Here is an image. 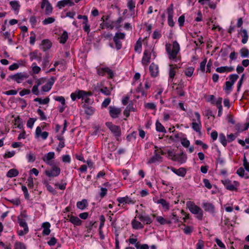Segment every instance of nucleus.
Segmentation results:
<instances>
[{"label": "nucleus", "mask_w": 249, "mask_h": 249, "mask_svg": "<svg viewBox=\"0 0 249 249\" xmlns=\"http://www.w3.org/2000/svg\"><path fill=\"white\" fill-rule=\"evenodd\" d=\"M165 48L169 59L175 60L180 50V46L177 41H174L172 45L169 43L166 44Z\"/></svg>", "instance_id": "nucleus-1"}, {"label": "nucleus", "mask_w": 249, "mask_h": 249, "mask_svg": "<svg viewBox=\"0 0 249 249\" xmlns=\"http://www.w3.org/2000/svg\"><path fill=\"white\" fill-rule=\"evenodd\" d=\"M187 206L189 211L193 214L196 215V217L199 220H202L203 211L201 209L191 201L187 202Z\"/></svg>", "instance_id": "nucleus-2"}, {"label": "nucleus", "mask_w": 249, "mask_h": 249, "mask_svg": "<svg viewBox=\"0 0 249 249\" xmlns=\"http://www.w3.org/2000/svg\"><path fill=\"white\" fill-rule=\"evenodd\" d=\"M222 182L225 188L230 191H237V187L239 186V183L236 181H234L233 183L229 179H225L222 180Z\"/></svg>", "instance_id": "nucleus-3"}, {"label": "nucleus", "mask_w": 249, "mask_h": 249, "mask_svg": "<svg viewBox=\"0 0 249 249\" xmlns=\"http://www.w3.org/2000/svg\"><path fill=\"white\" fill-rule=\"evenodd\" d=\"M195 115L196 117L197 122H196V120L195 119H193V122L192 123V127L193 130L196 132L199 133L200 134H201V123L200 120V116L198 112H195Z\"/></svg>", "instance_id": "nucleus-4"}, {"label": "nucleus", "mask_w": 249, "mask_h": 249, "mask_svg": "<svg viewBox=\"0 0 249 249\" xmlns=\"http://www.w3.org/2000/svg\"><path fill=\"white\" fill-rule=\"evenodd\" d=\"M28 75L27 73L19 72L14 75H9L7 78V80L8 81L9 79H12L16 81L18 83H20L24 79L28 78Z\"/></svg>", "instance_id": "nucleus-5"}, {"label": "nucleus", "mask_w": 249, "mask_h": 249, "mask_svg": "<svg viewBox=\"0 0 249 249\" xmlns=\"http://www.w3.org/2000/svg\"><path fill=\"white\" fill-rule=\"evenodd\" d=\"M125 37V34L124 33H117L113 37V41L115 44V47L117 50H120L122 48V44L120 39H124Z\"/></svg>", "instance_id": "nucleus-6"}, {"label": "nucleus", "mask_w": 249, "mask_h": 249, "mask_svg": "<svg viewBox=\"0 0 249 249\" xmlns=\"http://www.w3.org/2000/svg\"><path fill=\"white\" fill-rule=\"evenodd\" d=\"M106 124L111 132L114 134V136L116 137H120L121 136V131L120 126L113 124L110 122H107Z\"/></svg>", "instance_id": "nucleus-7"}, {"label": "nucleus", "mask_w": 249, "mask_h": 249, "mask_svg": "<svg viewBox=\"0 0 249 249\" xmlns=\"http://www.w3.org/2000/svg\"><path fill=\"white\" fill-rule=\"evenodd\" d=\"M46 175L48 177H55L60 173V169L56 166H53L52 169L45 171Z\"/></svg>", "instance_id": "nucleus-8"}, {"label": "nucleus", "mask_w": 249, "mask_h": 249, "mask_svg": "<svg viewBox=\"0 0 249 249\" xmlns=\"http://www.w3.org/2000/svg\"><path fill=\"white\" fill-rule=\"evenodd\" d=\"M168 13V24L169 26L173 27L174 26L175 23L173 21V4H171L167 9Z\"/></svg>", "instance_id": "nucleus-9"}, {"label": "nucleus", "mask_w": 249, "mask_h": 249, "mask_svg": "<svg viewBox=\"0 0 249 249\" xmlns=\"http://www.w3.org/2000/svg\"><path fill=\"white\" fill-rule=\"evenodd\" d=\"M90 93H88L83 90H78L72 93L71 94V97L73 101H75L77 98L82 99H84V96L87 95H91Z\"/></svg>", "instance_id": "nucleus-10"}, {"label": "nucleus", "mask_w": 249, "mask_h": 249, "mask_svg": "<svg viewBox=\"0 0 249 249\" xmlns=\"http://www.w3.org/2000/svg\"><path fill=\"white\" fill-rule=\"evenodd\" d=\"M45 7V14L50 15L53 11V7L48 0H42L41 8L43 9Z\"/></svg>", "instance_id": "nucleus-11"}, {"label": "nucleus", "mask_w": 249, "mask_h": 249, "mask_svg": "<svg viewBox=\"0 0 249 249\" xmlns=\"http://www.w3.org/2000/svg\"><path fill=\"white\" fill-rule=\"evenodd\" d=\"M151 52L150 50L146 49L143 53L142 63L143 65H147L150 61Z\"/></svg>", "instance_id": "nucleus-12"}, {"label": "nucleus", "mask_w": 249, "mask_h": 249, "mask_svg": "<svg viewBox=\"0 0 249 249\" xmlns=\"http://www.w3.org/2000/svg\"><path fill=\"white\" fill-rule=\"evenodd\" d=\"M109 113L112 118H117L121 113V109L115 107L110 106L109 107Z\"/></svg>", "instance_id": "nucleus-13"}, {"label": "nucleus", "mask_w": 249, "mask_h": 249, "mask_svg": "<svg viewBox=\"0 0 249 249\" xmlns=\"http://www.w3.org/2000/svg\"><path fill=\"white\" fill-rule=\"evenodd\" d=\"M56 79V77H52L49 81L45 85L42 87V90L44 92L49 91L51 89Z\"/></svg>", "instance_id": "nucleus-14"}, {"label": "nucleus", "mask_w": 249, "mask_h": 249, "mask_svg": "<svg viewBox=\"0 0 249 249\" xmlns=\"http://www.w3.org/2000/svg\"><path fill=\"white\" fill-rule=\"evenodd\" d=\"M162 158L158 153L157 150L154 151V155L151 157L148 161V163H156L158 161L161 162Z\"/></svg>", "instance_id": "nucleus-15"}, {"label": "nucleus", "mask_w": 249, "mask_h": 249, "mask_svg": "<svg viewBox=\"0 0 249 249\" xmlns=\"http://www.w3.org/2000/svg\"><path fill=\"white\" fill-rule=\"evenodd\" d=\"M49 133L46 131L42 132L41 129L39 126H37L36 130V137L38 138L39 136H41L43 140H46L48 136Z\"/></svg>", "instance_id": "nucleus-16"}, {"label": "nucleus", "mask_w": 249, "mask_h": 249, "mask_svg": "<svg viewBox=\"0 0 249 249\" xmlns=\"http://www.w3.org/2000/svg\"><path fill=\"white\" fill-rule=\"evenodd\" d=\"M74 5V3L73 1H71L70 0H62L59 1L57 3V6L59 8L61 9L63 7L67 5H69L70 6H73Z\"/></svg>", "instance_id": "nucleus-17"}, {"label": "nucleus", "mask_w": 249, "mask_h": 249, "mask_svg": "<svg viewBox=\"0 0 249 249\" xmlns=\"http://www.w3.org/2000/svg\"><path fill=\"white\" fill-rule=\"evenodd\" d=\"M149 71L152 76H157L159 73V68L158 65H156L154 63H152L149 66Z\"/></svg>", "instance_id": "nucleus-18"}, {"label": "nucleus", "mask_w": 249, "mask_h": 249, "mask_svg": "<svg viewBox=\"0 0 249 249\" xmlns=\"http://www.w3.org/2000/svg\"><path fill=\"white\" fill-rule=\"evenodd\" d=\"M202 207L204 209L205 211L209 212L211 213H214L215 212V207L211 203H204L202 205Z\"/></svg>", "instance_id": "nucleus-19"}, {"label": "nucleus", "mask_w": 249, "mask_h": 249, "mask_svg": "<svg viewBox=\"0 0 249 249\" xmlns=\"http://www.w3.org/2000/svg\"><path fill=\"white\" fill-rule=\"evenodd\" d=\"M51 227V224L49 222H46L42 224V227L43 228V230L42 231L43 235H48L51 232V230L50 229Z\"/></svg>", "instance_id": "nucleus-20"}, {"label": "nucleus", "mask_w": 249, "mask_h": 249, "mask_svg": "<svg viewBox=\"0 0 249 249\" xmlns=\"http://www.w3.org/2000/svg\"><path fill=\"white\" fill-rule=\"evenodd\" d=\"M234 71V68L232 66H224L217 68L216 71L219 73H223L224 72H231Z\"/></svg>", "instance_id": "nucleus-21"}, {"label": "nucleus", "mask_w": 249, "mask_h": 249, "mask_svg": "<svg viewBox=\"0 0 249 249\" xmlns=\"http://www.w3.org/2000/svg\"><path fill=\"white\" fill-rule=\"evenodd\" d=\"M54 157V153L53 152H50L46 154L44 157L42 158V160L47 164H50V160L53 159Z\"/></svg>", "instance_id": "nucleus-22"}, {"label": "nucleus", "mask_w": 249, "mask_h": 249, "mask_svg": "<svg viewBox=\"0 0 249 249\" xmlns=\"http://www.w3.org/2000/svg\"><path fill=\"white\" fill-rule=\"evenodd\" d=\"M138 217L141 221L146 224H150L152 222V220L149 215H139Z\"/></svg>", "instance_id": "nucleus-23"}, {"label": "nucleus", "mask_w": 249, "mask_h": 249, "mask_svg": "<svg viewBox=\"0 0 249 249\" xmlns=\"http://www.w3.org/2000/svg\"><path fill=\"white\" fill-rule=\"evenodd\" d=\"M117 201L120 203H125L128 204H134L135 201L128 197L127 196L123 197H119L117 198Z\"/></svg>", "instance_id": "nucleus-24"}, {"label": "nucleus", "mask_w": 249, "mask_h": 249, "mask_svg": "<svg viewBox=\"0 0 249 249\" xmlns=\"http://www.w3.org/2000/svg\"><path fill=\"white\" fill-rule=\"evenodd\" d=\"M172 171L177 175L182 177H184L186 173V170L182 167L178 169L172 168Z\"/></svg>", "instance_id": "nucleus-25"}, {"label": "nucleus", "mask_w": 249, "mask_h": 249, "mask_svg": "<svg viewBox=\"0 0 249 249\" xmlns=\"http://www.w3.org/2000/svg\"><path fill=\"white\" fill-rule=\"evenodd\" d=\"M131 224L132 228L135 230L142 229L144 227L143 224L136 220L135 219L132 220Z\"/></svg>", "instance_id": "nucleus-26"}, {"label": "nucleus", "mask_w": 249, "mask_h": 249, "mask_svg": "<svg viewBox=\"0 0 249 249\" xmlns=\"http://www.w3.org/2000/svg\"><path fill=\"white\" fill-rule=\"evenodd\" d=\"M68 217H70L69 221L73 224L76 226H79L81 224L82 221L78 217L73 215L70 216L68 215Z\"/></svg>", "instance_id": "nucleus-27"}, {"label": "nucleus", "mask_w": 249, "mask_h": 249, "mask_svg": "<svg viewBox=\"0 0 249 249\" xmlns=\"http://www.w3.org/2000/svg\"><path fill=\"white\" fill-rule=\"evenodd\" d=\"M186 160L187 156L185 154H184L183 152H182L180 154L177 155V157L176 159H175V161H177L182 163L185 162Z\"/></svg>", "instance_id": "nucleus-28"}, {"label": "nucleus", "mask_w": 249, "mask_h": 249, "mask_svg": "<svg viewBox=\"0 0 249 249\" xmlns=\"http://www.w3.org/2000/svg\"><path fill=\"white\" fill-rule=\"evenodd\" d=\"M42 49L44 51L49 49L52 47V43L48 39H44L42 41Z\"/></svg>", "instance_id": "nucleus-29"}, {"label": "nucleus", "mask_w": 249, "mask_h": 249, "mask_svg": "<svg viewBox=\"0 0 249 249\" xmlns=\"http://www.w3.org/2000/svg\"><path fill=\"white\" fill-rule=\"evenodd\" d=\"M18 221L19 226L24 228L26 232L29 231V229L27 223L24 219H22L19 217L18 218Z\"/></svg>", "instance_id": "nucleus-30"}, {"label": "nucleus", "mask_w": 249, "mask_h": 249, "mask_svg": "<svg viewBox=\"0 0 249 249\" xmlns=\"http://www.w3.org/2000/svg\"><path fill=\"white\" fill-rule=\"evenodd\" d=\"M18 171L15 168L9 170L7 173L6 176L8 178H12L17 177L18 175Z\"/></svg>", "instance_id": "nucleus-31"}, {"label": "nucleus", "mask_w": 249, "mask_h": 249, "mask_svg": "<svg viewBox=\"0 0 249 249\" xmlns=\"http://www.w3.org/2000/svg\"><path fill=\"white\" fill-rule=\"evenodd\" d=\"M76 205L78 209L84 210L88 206V203L87 200L84 199L81 201L77 202Z\"/></svg>", "instance_id": "nucleus-32"}, {"label": "nucleus", "mask_w": 249, "mask_h": 249, "mask_svg": "<svg viewBox=\"0 0 249 249\" xmlns=\"http://www.w3.org/2000/svg\"><path fill=\"white\" fill-rule=\"evenodd\" d=\"M156 130L160 132L164 133H166V130L163 125L159 121H157L156 123Z\"/></svg>", "instance_id": "nucleus-33"}, {"label": "nucleus", "mask_w": 249, "mask_h": 249, "mask_svg": "<svg viewBox=\"0 0 249 249\" xmlns=\"http://www.w3.org/2000/svg\"><path fill=\"white\" fill-rule=\"evenodd\" d=\"M68 38V33L66 31H64L61 36H60V37L58 38V39L60 43L64 44L66 42Z\"/></svg>", "instance_id": "nucleus-34"}, {"label": "nucleus", "mask_w": 249, "mask_h": 249, "mask_svg": "<svg viewBox=\"0 0 249 249\" xmlns=\"http://www.w3.org/2000/svg\"><path fill=\"white\" fill-rule=\"evenodd\" d=\"M241 32L243 33L242 43L245 44L247 42L249 38L247 31L246 29H241Z\"/></svg>", "instance_id": "nucleus-35"}, {"label": "nucleus", "mask_w": 249, "mask_h": 249, "mask_svg": "<svg viewBox=\"0 0 249 249\" xmlns=\"http://www.w3.org/2000/svg\"><path fill=\"white\" fill-rule=\"evenodd\" d=\"M83 107L85 108V112L86 114L91 115L93 114L94 110L91 107L84 105Z\"/></svg>", "instance_id": "nucleus-36"}, {"label": "nucleus", "mask_w": 249, "mask_h": 249, "mask_svg": "<svg viewBox=\"0 0 249 249\" xmlns=\"http://www.w3.org/2000/svg\"><path fill=\"white\" fill-rule=\"evenodd\" d=\"M157 203L160 204L163 207V208L166 210H168L169 209V203L167 202V201L163 198H161L158 200L157 201Z\"/></svg>", "instance_id": "nucleus-37"}, {"label": "nucleus", "mask_w": 249, "mask_h": 249, "mask_svg": "<svg viewBox=\"0 0 249 249\" xmlns=\"http://www.w3.org/2000/svg\"><path fill=\"white\" fill-rule=\"evenodd\" d=\"M34 101L37 102L40 104L45 105L49 103L50 101V99L48 97H46L44 99H42L41 98H36L34 99Z\"/></svg>", "instance_id": "nucleus-38"}, {"label": "nucleus", "mask_w": 249, "mask_h": 249, "mask_svg": "<svg viewBox=\"0 0 249 249\" xmlns=\"http://www.w3.org/2000/svg\"><path fill=\"white\" fill-rule=\"evenodd\" d=\"M232 85L231 83H230L229 81H226L225 83V87L224 89L226 91V93L229 94L232 89Z\"/></svg>", "instance_id": "nucleus-39"}, {"label": "nucleus", "mask_w": 249, "mask_h": 249, "mask_svg": "<svg viewBox=\"0 0 249 249\" xmlns=\"http://www.w3.org/2000/svg\"><path fill=\"white\" fill-rule=\"evenodd\" d=\"M176 68L173 67V65H170V70H169V78L171 79H173L174 78L175 75H176Z\"/></svg>", "instance_id": "nucleus-40"}, {"label": "nucleus", "mask_w": 249, "mask_h": 249, "mask_svg": "<svg viewBox=\"0 0 249 249\" xmlns=\"http://www.w3.org/2000/svg\"><path fill=\"white\" fill-rule=\"evenodd\" d=\"M10 4L12 9L15 11H18L20 5L17 1H11L10 2Z\"/></svg>", "instance_id": "nucleus-41"}, {"label": "nucleus", "mask_w": 249, "mask_h": 249, "mask_svg": "<svg viewBox=\"0 0 249 249\" xmlns=\"http://www.w3.org/2000/svg\"><path fill=\"white\" fill-rule=\"evenodd\" d=\"M230 81L229 82L233 85L235 82L238 79L239 76L236 74H231L229 76Z\"/></svg>", "instance_id": "nucleus-42"}, {"label": "nucleus", "mask_w": 249, "mask_h": 249, "mask_svg": "<svg viewBox=\"0 0 249 249\" xmlns=\"http://www.w3.org/2000/svg\"><path fill=\"white\" fill-rule=\"evenodd\" d=\"M135 1L133 0H129L127 6L128 8L129 11H132L134 10L135 7Z\"/></svg>", "instance_id": "nucleus-43"}, {"label": "nucleus", "mask_w": 249, "mask_h": 249, "mask_svg": "<svg viewBox=\"0 0 249 249\" xmlns=\"http://www.w3.org/2000/svg\"><path fill=\"white\" fill-rule=\"evenodd\" d=\"M194 68L192 67H189L185 70V74L188 77H191L194 71Z\"/></svg>", "instance_id": "nucleus-44"}, {"label": "nucleus", "mask_w": 249, "mask_h": 249, "mask_svg": "<svg viewBox=\"0 0 249 249\" xmlns=\"http://www.w3.org/2000/svg\"><path fill=\"white\" fill-rule=\"evenodd\" d=\"M240 53L242 57H248L249 55V51L248 49L244 48L241 49Z\"/></svg>", "instance_id": "nucleus-45"}, {"label": "nucleus", "mask_w": 249, "mask_h": 249, "mask_svg": "<svg viewBox=\"0 0 249 249\" xmlns=\"http://www.w3.org/2000/svg\"><path fill=\"white\" fill-rule=\"evenodd\" d=\"M26 246L23 243L16 242L15 244L14 249H25Z\"/></svg>", "instance_id": "nucleus-46"}, {"label": "nucleus", "mask_w": 249, "mask_h": 249, "mask_svg": "<svg viewBox=\"0 0 249 249\" xmlns=\"http://www.w3.org/2000/svg\"><path fill=\"white\" fill-rule=\"evenodd\" d=\"M38 51L35 50L34 52H31L29 54L31 60L32 61L34 59H36L38 56V54H40Z\"/></svg>", "instance_id": "nucleus-47"}, {"label": "nucleus", "mask_w": 249, "mask_h": 249, "mask_svg": "<svg viewBox=\"0 0 249 249\" xmlns=\"http://www.w3.org/2000/svg\"><path fill=\"white\" fill-rule=\"evenodd\" d=\"M54 21L55 18H54L49 17L43 20L42 23L44 25H47L53 23Z\"/></svg>", "instance_id": "nucleus-48"}, {"label": "nucleus", "mask_w": 249, "mask_h": 249, "mask_svg": "<svg viewBox=\"0 0 249 249\" xmlns=\"http://www.w3.org/2000/svg\"><path fill=\"white\" fill-rule=\"evenodd\" d=\"M219 140L224 146L227 145V140L224 134L221 133L219 135Z\"/></svg>", "instance_id": "nucleus-49"}, {"label": "nucleus", "mask_w": 249, "mask_h": 249, "mask_svg": "<svg viewBox=\"0 0 249 249\" xmlns=\"http://www.w3.org/2000/svg\"><path fill=\"white\" fill-rule=\"evenodd\" d=\"M27 158L29 162H34L36 160V156L35 154L32 152H30L27 155Z\"/></svg>", "instance_id": "nucleus-50"}, {"label": "nucleus", "mask_w": 249, "mask_h": 249, "mask_svg": "<svg viewBox=\"0 0 249 249\" xmlns=\"http://www.w3.org/2000/svg\"><path fill=\"white\" fill-rule=\"evenodd\" d=\"M207 61V59L206 57L204 58L203 60L200 63V70L204 72L205 70V66L206 64Z\"/></svg>", "instance_id": "nucleus-51"}, {"label": "nucleus", "mask_w": 249, "mask_h": 249, "mask_svg": "<svg viewBox=\"0 0 249 249\" xmlns=\"http://www.w3.org/2000/svg\"><path fill=\"white\" fill-rule=\"evenodd\" d=\"M96 224L97 222L96 221H89V223H88L86 225V228L88 229V231H91L93 226L96 227V225H95Z\"/></svg>", "instance_id": "nucleus-52"}, {"label": "nucleus", "mask_w": 249, "mask_h": 249, "mask_svg": "<svg viewBox=\"0 0 249 249\" xmlns=\"http://www.w3.org/2000/svg\"><path fill=\"white\" fill-rule=\"evenodd\" d=\"M142 47V43L140 38L136 42L134 50L135 52H138L139 50L141 49Z\"/></svg>", "instance_id": "nucleus-53"}, {"label": "nucleus", "mask_w": 249, "mask_h": 249, "mask_svg": "<svg viewBox=\"0 0 249 249\" xmlns=\"http://www.w3.org/2000/svg\"><path fill=\"white\" fill-rule=\"evenodd\" d=\"M144 107L145 108L155 110L156 109V106L155 104L152 103H148L145 104Z\"/></svg>", "instance_id": "nucleus-54"}, {"label": "nucleus", "mask_w": 249, "mask_h": 249, "mask_svg": "<svg viewBox=\"0 0 249 249\" xmlns=\"http://www.w3.org/2000/svg\"><path fill=\"white\" fill-rule=\"evenodd\" d=\"M167 154L168 157L170 158L172 160L175 161V159H176L177 157V154L172 150H168Z\"/></svg>", "instance_id": "nucleus-55"}, {"label": "nucleus", "mask_w": 249, "mask_h": 249, "mask_svg": "<svg viewBox=\"0 0 249 249\" xmlns=\"http://www.w3.org/2000/svg\"><path fill=\"white\" fill-rule=\"evenodd\" d=\"M32 66H33L32 70H33V72L35 74L38 73L41 70L40 68L39 67L37 66L35 63H34L33 64Z\"/></svg>", "instance_id": "nucleus-56"}, {"label": "nucleus", "mask_w": 249, "mask_h": 249, "mask_svg": "<svg viewBox=\"0 0 249 249\" xmlns=\"http://www.w3.org/2000/svg\"><path fill=\"white\" fill-rule=\"evenodd\" d=\"M36 121V119L35 118H30L27 121V126L29 128H32Z\"/></svg>", "instance_id": "nucleus-57"}, {"label": "nucleus", "mask_w": 249, "mask_h": 249, "mask_svg": "<svg viewBox=\"0 0 249 249\" xmlns=\"http://www.w3.org/2000/svg\"><path fill=\"white\" fill-rule=\"evenodd\" d=\"M100 91L106 95H109L111 94L110 90L107 87L100 89Z\"/></svg>", "instance_id": "nucleus-58"}, {"label": "nucleus", "mask_w": 249, "mask_h": 249, "mask_svg": "<svg viewBox=\"0 0 249 249\" xmlns=\"http://www.w3.org/2000/svg\"><path fill=\"white\" fill-rule=\"evenodd\" d=\"M21 189L24 193L25 198L27 199H28L29 198V195L28 194L27 187L25 186H22Z\"/></svg>", "instance_id": "nucleus-59"}, {"label": "nucleus", "mask_w": 249, "mask_h": 249, "mask_svg": "<svg viewBox=\"0 0 249 249\" xmlns=\"http://www.w3.org/2000/svg\"><path fill=\"white\" fill-rule=\"evenodd\" d=\"M37 112L40 116V119L41 120H46L47 119L46 116H45L43 111L40 109H38Z\"/></svg>", "instance_id": "nucleus-60"}, {"label": "nucleus", "mask_w": 249, "mask_h": 249, "mask_svg": "<svg viewBox=\"0 0 249 249\" xmlns=\"http://www.w3.org/2000/svg\"><path fill=\"white\" fill-rule=\"evenodd\" d=\"M55 101L60 102L62 105H65V99L63 96H56L54 98Z\"/></svg>", "instance_id": "nucleus-61"}, {"label": "nucleus", "mask_w": 249, "mask_h": 249, "mask_svg": "<svg viewBox=\"0 0 249 249\" xmlns=\"http://www.w3.org/2000/svg\"><path fill=\"white\" fill-rule=\"evenodd\" d=\"M27 186L29 188H32L34 186L33 179L31 177H29L27 181Z\"/></svg>", "instance_id": "nucleus-62"}, {"label": "nucleus", "mask_w": 249, "mask_h": 249, "mask_svg": "<svg viewBox=\"0 0 249 249\" xmlns=\"http://www.w3.org/2000/svg\"><path fill=\"white\" fill-rule=\"evenodd\" d=\"M204 247V241L201 239L198 240V242L196 244V249H203Z\"/></svg>", "instance_id": "nucleus-63"}, {"label": "nucleus", "mask_w": 249, "mask_h": 249, "mask_svg": "<svg viewBox=\"0 0 249 249\" xmlns=\"http://www.w3.org/2000/svg\"><path fill=\"white\" fill-rule=\"evenodd\" d=\"M193 230V228L190 226H186L183 229L184 232L186 234H190Z\"/></svg>", "instance_id": "nucleus-64"}]
</instances>
